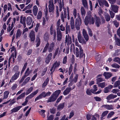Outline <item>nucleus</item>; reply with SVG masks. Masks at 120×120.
<instances>
[{
  "label": "nucleus",
  "instance_id": "55",
  "mask_svg": "<svg viewBox=\"0 0 120 120\" xmlns=\"http://www.w3.org/2000/svg\"><path fill=\"white\" fill-rule=\"evenodd\" d=\"M42 15V13L41 11H39L38 13L37 16V19H41Z\"/></svg>",
  "mask_w": 120,
  "mask_h": 120
},
{
  "label": "nucleus",
  "instance_id": "7",
  "mask_svg": "<svg viewBox=\"0 0 120 120\" xmlns=\"http://www.w3.org/2000/svg\"><path fill=\"white\" fill-rule=\"evenodd\" d=\"M50 34L51 35H53L54 40H56V33L55 30L54 29L53 25L51 26L50 29Z\"/></svg>",
  "mask_w": 120,
  "mask_h": 120
},
{
  "label": "nucleus",
  "instance_id": "6",
  "mask_svg": "<svg viewBox=\"0 0 120 120\" xmlns=\"http://www.w3.org/2000/svg\"><path fill=\"white\" fill-rule=\"evenodd\" d=\"M20 72L18 71L16 72L15 74L11 77L9 82V84L12 83L16 80L19 77Z\"/></svg>",
  "mask_w": 120,
  "mask_h": 120
},
{
  "label": "nucleus",
  "instance_id": "13",
  "mask_svg": "<svg viewBox=\"0 0 120 120\" xmlns=\"http://www.w3.org/2000/svg\"><path fill=\"white\" fill-rule=\"evenodd\" d=\"M35 32L32 30L30 33L29 37L30 38V40L32 42L34 41L35 38Z\"/></svg>",
  "mask_w": 120,
  "mask_h": 120
},
{
  "label": "nucleus",
  "instance_id": "5",
  "mask_svg": "<svg viewBox=\"0 0 120 120\" xmlns=\"http://www.w3.org/2000/svg\"><path fill=\"white\" fill-rule=\"evenodd\" d=\"M67 7H68L67 6L66 8L63 7V11H64V15L63 12H62L60 15L61 19L63 22H64V19L67 18V14L66 11L67 10Z\"/></svg>",
  "mask_w": 120,
  "mask_h": 120
},
{
  "label": "nucleus",
  "instance_id": "56",
  "mask_svg": "<svg viewBox=\"0 0 120 120\" xmlns=\"http://www.w3.org/2000/svg\"><path fill=\"white\" fill-rule=\"evenodd\" d=\"M73 14L75 18L77 16V10L75 8L73 9Z\"/></svg>",
  "mask_w": 120,
  "mask_h": 120
},
{
  "label": "nucleus",
  "instance_id": "53",
  "mask_svg": "<svg viewBox=\"0 0 120 120\" xmlns=\"http://www.w3.org/2000/svg\"><path fill=\"white\" fill-rule=\"evenodd\" d=\"M49 44L48 43H47L46 44V45L45 47L44 48V49L43 51V52L44 53L46 52V51H47V50L48 49V48L49 47Z\"/></svg>",
  "mask_w": 120,
  "mask_h": 120
},
{
  "label": "nucleus",
  "instance_id": "64",
  "mask_svg": "<svg viewBox=\"0 0 120 120\" xmlns=\"http://www.w3.org/2000/svg\"><path fill=\"white\" fill-rule=\"evenodd\" d=\"M53 118L54 116L52 115H51L49 116H47V120H53Z\"/></svg>",
  "mask_w": 120,
  "mask_h": 120
},
{
  "label": "nucleus",
  "instance_id": "8",
  "mask_svg": "<svg viewBox=\"0 0 120 120\" xmlns=\"http://www.w3.org/2000/svg\"><path fill=\"white\" fill-rule=\"evenodd\" d=\"M77 37L79 42L82 44H86V42L81 36L80 32L78 33L77 35Z\"/></svg>",
  "mask_w": 120,
  "mask_h": 120
},
{
  "label": "nucleus",
  "instance_id": "19",
  "mask_svg": "<svg viewBox=\"0 0 120 120\" xmlns=\"http://www.w3.org/2000/svg\"><path fill=\"white\" fill-rule=\"evenodd\" d=\"M55 46V43L54 42H52L50 45L48 47V51L49 52H52L54 49Z\"/></svg>",
  "mask_w": 120,
  "mask_h": 120
},
{
  "label": "nucleus",
  "instance_id": "24",
  "mask_svg": "<svg viewBox=\"0 0 120 120\" xmlns=\"http://www.w3.org/2000/svg\"><path fill=\"white\" fill-rule=\"evenodd\" d=\"M104 76L106 79H108L112 75V74L110 72H105L103 74Z\"/></svg>",
  "mask_w": 120,
  "mask_h": 120
},
{
  "label": "nucleus",
  "instance_id": "42",
  "mask_svg": "<svg viewBox=\"0 0 120 120\" xmlns=\"http://www.w3.org/2000/svg\"><path fill=\"white\" fill-rule=\"evenodd\" d=\"M19 70V66L17 65L15 66L13 68L12 71L14 72H18Z\"/></svg>",
  "mask_w": 120,
  "mask_h": 120
},
{
  "label": "nucleus",
  "instance_id": "29",
  "mask_svg": "<svg viewBox=\"0 0 120 120\" xmlns=\"http://www.w3.org/2000/svg\"><path fill=\"white\" fill-rule=\"evenodd\" d=\"M64 106V103H63L60 104L57 106V110L58 111H60L62 110Z\"/></svg>",
  "mask_w": 120,
  "mask_h": 120
},
{
  "label": "nucleus",
  "instance_id": "51",
  "mask_svg": "<svg viewBox=\"0 0 120 120\" xmlns=\"http://www.w3.org/2000/svg\"><path fill=\"white\" fill-rule=\"evenodd\" d=\"M104 80V79L101 77L98 78L96 79V81H97V84H98L99 82H102Z\"/></svg>",
  "mask_w": 120,
  "mask_h": 120
},
{
  "label": "nucleus",
  "instance_id": "47",
  "mask_svg": "<svg viewBox=\"0 0 120 120\" xmlns=\"http://www.w3.org/2000/svg\"><path fill=\"white\" fill-rule=\"evenodd\" d=\"M69 51V47H66V49H64L63 50V52L65 53L66 54H68Z\"/></svg>",
  "mask_w": 120,
  "mask_h": 120
},
{
  "label": "nucleus",
  "instance_id": "34",
  "mask_svg": "<svg viewBox=\"0 0 120 120\" xmlns=\"http://www.w3.org/2000/svg\"><path fill=\"white\" fill-rule=\"evenodd\" d=\"M82 4L86 8H88V4L87 0H82Z\"/></svg>",
  "mask_w": 120,
  "mask_h": 120
},
{
  "label": "nucleus",
  "instance_id": "21",
  "mask_svg": "<svg viewBox=\"0 0 120 120\" xmlns=\"http://www.w3.org/2000/svg\"><path fill=\"white\" fill-rule=\"evenodd\" d=\"M52 56V54L51 53H49L48 56L45 60V62L46 64H48L49 63L51 59Z\"/></svg>",
  "mask_w": 120,
  "mask_h": 120
},
{
  "label": "nucleus",
  "instance_id": "15",
  "mask_svg": "<svg viewBox=\"0 0 120 120\" xmlns=\"http://www.w3.org/2000/svg\"><path fill=\"white\" fill-rule=\"evenodd\" d=\"M71 43V38L70 36L68 35H66L65 43L66 44L67 43V45H68L70 44Z\"/></svg>",
  "mask_w": 120,
  "mask_h": 120
},
{
  "label": "nucleus",
  "instance_id": "49",
  "mask_svg": "<svg viewBox=\"0 0 120 120\" xmlns=\"http://www.w3.org/2000/svg\"><path fill=\"white\" fill-rule=\"evenodd\" d=\"M30 78L29 77H27L24 80L22 83V85H24L26 84L27 82H28L30 79Z\"/></svg>",
  "mask_w": 120,
  "mask_h": 120
},
{
  "label": "nucleus",
  "instance_id": "25",
  "mask_svg": "<svg viewBox=\"0 0 120 120\" xmlns=\"http://www.w3.org/2000/svg\"><path fill=\"white\" fill-rule=\"evenodd\" d=\"M26 21L27 24L30 25L33 21L32 19L30 17H27Z\"/></svg>",
  "mask_w": 120,
  "mask_h": 120
},
{
  "label": "nucleus",
  "instance_id": "18",
  "mask_svg": "<svg viewBox=\"0 0 120 120\" xmlns=\"http://www.w3.org/2000/svg\"><path fill=\"white\" fill-rule=\"evenodd\" d=\"M112 10L114 12L116 13L118 12L119 7L116 5L111 4V5Z\"/></svg>",
  "mask_w": 120,
  "mask_h": 120
},
{
  "label": "nucleus",
  "instance_id": "37",
  "mask_svg": "<svg viewBox=\"0 0 120 120\" xmlns=\"http://www.w3.org/2000/svg\"><path fill=\"white\" fill-rule=\"evenodd\" d=\"M25 93H23L20 94L19 96H18L17 99V100L21 99L24 97L25 96Z\"/></svg>",
  "mask_w": 120,
  "mask_h": 120
},
{
  "label": "nucleus",
  "instance_id": "32",
  "mask_svg": "<svg viewBox=\"0 0 120 120\" xmlns=\"http://www.w3.org/2000/svg\"><path fill=\"white\" fill-rule=\"evenodd\" d=\"M81 11L82 16H83V17H84L86 14V12L84 8L83 7H81Z\"/></svg>",
  "mask_w": 120,
  "mask_h": 120
},
{
  "label": "nucleus",
  "instance_id": "60",
  "mask_svg": "<svg viewBox=\"0 0 120 120\" xmlns=\"http://www.w3.org/2000/svg\"><path fill=\"white\" fill-rule=\"evenodd\" d=\"M47 67H45L44 68L41 74V75L42 76H43L45 75L47 70Z\"/></svg>",
  "mask_w": 120,
  "mask_h": 120
},
{
  "label": "nucleus",
  "instance_id": "4",
  "mask_svg": "<svg viewBox=\"0 0 120 120\" xmlns=\"http://www.w3.org/2000/svg\"><path fill=\"white\" fill-rule=\"evenodd\" d=\"M57 91H55L54 93L50 96L48 99V102H51L55 101L57 97L56 94H59V93Z\"/></svg>",
  "mask_w": 120,
  "mask_h": 120
},
{
  "label": "nucleus",
  "instance_id": "27",
  "mask_svg": "<svg viewBox=\"0 0 120 120\" xmlns=\"http://www.w3.org/2000/svg\"><path fill=\"white\" fill-rule=\"evenodd\" d=\"M32 71L30 70V68H28L26 69L24 76L26 77L27 76L31 73Z\"/></svg>",
  "mask_w": 120,
  "mask_h": 120
},
{
  "label": "nucleus",
  "instance_id": "50",
  "mask_svg": "<svg viewBox=\"0 0 120 120\" xmlns=\"http://www.w3.org/2000/svg\"><path fill=\"white\" fill-rule=\"evenodd\" d=\"M70 30V26L69 25L68 26L67 23L66 29V34H68V32H69Z\"/></svg>",
  "mask_w": 120,
  "mask_h": 120
},
{
  "label": "nucleus",
  "instance_id": "9",
  "mask_svg": "<svg viewBox=\"0 0 120 120\" xmlns=\"http://www.w3.org/2000/svg\"><path fill=\"white\" fill-rule=\"evenodd\" d=\"M75 86L74 85L72 88L71 87H68L63 92V94L64 95H66L68 94L71 91L74 89L75 87Z\"/></svg>",
  "mask_w": 120,
  "mask_h": 120
},
{
  "label": "nucleus",
  "instance_id": "48",
  "mask_svg": "<svg viewBox=\"0 0 120 120\" xmlns=\"http://www.w3.org/2000/svg\"><path fill=\"white\" fill-rule=\"evenodd\" d=\"M120 85V81L118 80L116 82L114 83L113 86L114 87H116L118 86H119Z\"/></svg>",
  "mask_w": 120,
  "mask_h": 120
},
{
  "label": "nucleus",
  "instance_id": "28",
  "mask_svg": "<svg viewBox=\"0 0 120 120\" xmlns=\"http://www.w3.org/2000/svg\"><path fill=\"white\" fill-rule=\"evenodd\" d=\"M117 96L116 95L111 94L107 97L106 99L108 100H109L116 98Z\"/></svg>",
  "mask_w": 120,
  "mask_h": 120
},
{
  "label": "nucleus",
  "instance_id": "26",
  "mask_svg": "<svg viewBox=\"0 0 120 120\" xmlns=\"http://www.w3.org/2000/svg\"><path fill=\"white\" fill-rule=\"evenodd\" d=\"M38 8L36 6H34L33 7V11L35 16H36L38 11Z\"/></svg>",
  "mask_w": 120,
  "mask_h": 120
},
{
  "label": "nucleus",
  "instance_id": "40",
  "mask_svg": "<svg viewBox=\"0 0 120 120\" xmlns=\"http://www.w3.org/2000/svg\"><path fill=\"white\" fill-rule=\"evenodd\" d=\"M111 66L113 68L117 69L119 68L120 67V66L116 63H114L111 65Z\"/></svg>",
  "mask_w": 120,
  "mask_h": 120
},
{
  "label": "nucleus",
  "instance_id": "22",
  "mask_svg": "<svg viewBox=\"0 0 120 120\" xmlns=\"http://www.w3.org/2000/svg\"><path fill=\"white\" fill-rule=\"evenodd\" d=\"M38 90H36L35 91L32 93L30 95L27 97L26 98V99H27L28 98H31L38 93Z\"/></svg>",
  "mask_w": 120,
  "mask_h": 120
},
{
  "label": "nucleus",
  "instance_id": "17",
  "mask_svg": "<svg viewBox=\"0 0 120 120\" xmlns=\"http://www.w3.org/2000/svg\"><path fill=\"white\" fill-rule=\"evenodd\" d=\"M26 20V18L25 17H23L22 16H21L20 17V23L23 25V26L24 28H25L26 27L25 23Z\"/></svg>",
  "mask_w": 120,
  "mask_h": 120
},
{
  "label": "nucleus",
  "instance_id": "31",
  "mask_svg": "<svg viewBox=\"0 0 120 120\" xmlns=\"http://www.w3.org/2000/svg\"><path fill=\"white\" fill-rule=\"evenodd\" d=\"M22 33V31L20 29H18L16 33V39L19 38L21 36Z\"/></svg>",
  "mask_w": 120,
  "mask_h": 120
},
{
  "label": "nucleus",
  "instance_id": "59",
  "mask_svg": "<svg viewBox=\"0 0 120 120\" xmlns=\"http://www.w3.org/2000/svg\"><path fill=\"white\" fill-rule=\"evenodd\" d=\"M88 33L89 35L90 36L92 37L93 36L92 32L89 28H87Z\"/></svg>",
  "mask_w": 120,
  "mask_h": 120
},
{
  "label": "nucleus",
  "instance_id": "41",
  "mask_svg": "<svg viewBox=\"0 0 120 120\" xmlns=\"http://www.w3.org/2000/svg\"><path fill=\"white\" fill-rule=\"evenodd\" d=\"M33 89V87H31L28 89L27 90L26 94V95H27L30 93L32 91Z\"/></svg>",
  "mask_w": 120,
  "mask_h": 120
},
{
  "label": "nucleus",
  "instance_id": "57",
  "mask_svg": "<svg viewBox=\"0 0 120 120\" xmlns=\"http://www.w3.org/2000/svg\"><path fill=\"white\" fill-rule=\"evenodd\" d=\"M18 85L16 84H13V86L11 87V88L12 90H15L17 87Z\"/></svg>",
  "mask_w": 120,
  "mask_h": 120
},
{
  "label": "nucleus",
  "instance_id": "36",
  "mask_svg": "<svg viewBox=\"0 0 120 120\" xmlns=\"http://www.w3.org/2000/svg\"><path fill=\"white\" fill-rule=\"evenodd\" d=\"M49 81V79L48 78H47L45 81L44 82L42 85V87H45L48 84Z\"/></svg>",
  "mask_w": 120,
  "mask_h": 120
},
{
  "label": "nucleus",
  "instance_id": "14",
  "mask_svg": "<svg viewBox=\"0 0 120 120\" xmlns=\"http://www.w3.org/2000/svg\"><path fill=\"white\" fill-rule=\"evenodd\" d=\"M94 18L96 19L95 24L97 27H99L100 25L101 24L100 18L98 17L96 15H94Z\"/></svg>",
  "mask_w": 120,
  "mask_h": 120
},
{
  "label": "nucleus",
  "instance_id": "43",
  "mask_svg": "<svg viewBox=\"0 0 120 120\" xmlns=\"http://www.w3.org/2000/svg\"><path fill=\"white\" fill-rule=\"evenodd\" d=\"M9 94V92L8 91H5L4 93V96L3 98L5 99L7 98L8 97V95Z\"/></svg>",
  "mask_w": 120,
  "mask_h": 120
},
{
  "label": "nucleus",
  "instance_id": "44",
  "mask_svg": "<svg viewBox=\"0 0 120 120\" xmlns=\"http://www.w3.org/2000/svg\"><path fill=\"white\" fill-rule=\"evenodd\" d=\"M78 77V75L76 74L75 76L74 77L73 79L71 81L72 82H73L75 83H76L77 82Z\"/></svg>",
  "mask_w": 120,
  "mask_h": 120
},
{
  "label": "nucleus",
  "instance_id": "12",
  "mask_svg": "<svg viewBox=\"0 0 120 120\" xmlns=\"http://www.w3.org/2000/svg\"><path fill=\"white\" fill-rule=\"evenodd\" d=\"M49 11L50 12L52 11L54 9V6L52 0H50L49 2Z\"/></svg>",
  "mask_w": 120,
  "mask_h": 120
},
{
  "label": "nucleus",
  "instance_id": "63",
  "mask_svg": "<svg viewBox=\"0 0 120 120\" xmlns=\"http://www.w3.org/2000/svg\"><path fill=\"white\" fill-rule=\"evenodd\" d=\"M109 112V111L107 110L103 112L101 114V116L103 117L105 116H106L108 113Z\"/></svg>",
  "mask_w": 120,
  "mask_h": 120
},
{
  "label": "nucleus",
  "instance_id": "16",
  "mask_svg": "<svg viewBox=\"0 0 120 120\" xmlns=\"http://www.w3.org/2000/svg\"><path fill=\"white\" fill-rule=\"evenodd\" d=\"M101 107L102 108H105L106 109L108 110L113 109V106L112 105H102Z\"/></svg>",
  "mask_w": 120,
  "mask_h": 120
},
{
  "label": "nucleus",
  "instance_id": "20",
  "mask_svg": "<svg viewBox=\"0 0 120 120\" xmlns=\"http://www.w3.org/2000/svg\"><path fill=\"white\" fill-rule=\"evenodd\" d=\"M22 107V106H18L13 108L11 111V113L19 111Z\"/></svg>",
  "mask_w": 120,
  "mask_h": 120
},
{
  "label": "nucleus",
  "instance_id": "58",
  "mask_svg": "<svg viewBox=\"0 0 120 120\" xmlns=\"http://www.w3.org/2000/svg\"><path fill=\"white\" fill-rule=\"evenodd\" d=\"M114 114V112L113 111H112L110 112L108 114L107 118H110Z\"/></svg>",
  "mask_w": 120,
  "mask_h": 120
},
{
  "label": "nucleus",
  "instance_id": "10",
  "mask_svg": "<svg viewBox=\"0 0 120 120\" xmlns=\"http://www.w3.org/2000/svg\"><path fill=\"white\" fill-rule=\"evenodd\" d=\"M57 40L59 41H61L62 38V35L61 31L60 30L57 29Z\"/></svg>",
  "mask_w": 120,
  "mask_h": 120
},
{
  "label": "nucleus",
  "instance_id": "30",
  "mask_svg": "<svg viewBox=\"0 0 120 120\" xmlns=\"http://www.w3.org/2000/svg\"><path fill=\"white\" fill-rule=\"evenodd\" d=\"M60 62L56 61L53 64L52 66L54 68V69H56L60 65Z\"/></svg>",
  "mask_w": 120,
  "mask_h": 120
},
{
  "label": "nucleus",
  "instance_id": "1",
  "mask_svg": "<svg viewBox=\"0 0 120 120\" xmlns=\"http://www.w3.org/2000/svg\"><path fill=\"white\" fill-rule=\"evenodd\" d=\"M75 45L77 46L78 47L76 48L74 52H75L76 53V57H79H79L81 58L83 56V50L81 46L79 44V43L77 38L75 39Z\"/></svg>",
  "mask_w": 120,
  "mask_h": 120
},
{
  "label": "nucleus",
  "instance_id": "46",
  "mask_svg": "<svg viewBox=\"0 0 120 120\" xmlns=\"http://www.w3.org/2000/svg\"><path fill=\"white\" fill-rule=\"evenodd\" d=\"M105 18L107 21H110V17L109 15L107 14L105 15Z\"/></svg>",
  "mask_w": 120,
  "mask_h": 120
},
{
  "label": "nucleus",
  "instance_id": "3",
  "mask_svg": "<svg viewBox=\"0 0 120 120\" xmlns=\"http://www.w3.org/2000/svg\"><path fill=\"white\" fill-rule=\"evenodd\" d=\"M78 18L76 19L75 22V28L77 30L80 29V26L81 25L82 22L81 19L79 16H78Z\"/></svg>",
  "mask_w": 120,
  "mask_h": 120
},
{
  "label": "nucleus",
  "instance_id": "54",
  "mask_svg": "<svg viewBox=\"0 0 120 120\" xmlns=\"http://www.w3.org/2000/svg\"><path fill=\"white\" fill-rule=\"evenodd\" d=\"M37 43L36 44V47H38L39 46L40 43V39L39 37H37L36 38Z\"/></svg>",
  "mask_w": 120,
  "mask_h": 120
},
{
  "label": "nucleus",
  "instance_id": "62",
  "mask_svg": "<svg viewBox=\"0 0 120 120\" xmlns=\"http://www.w3.org/2000/svg\"><path fill=\"white\" fill-rule=\"evenodd\" d=\"M109 11L111 18H113L115 16V13L111 11L110 10H109Z\"/></svg>",
  "mask_w": 120,
  "mask_h": 120
},
{
  "label": "nucleus",
  "instance_id": "11",
  "mask_svg": "<svg viewBox=\"0 0 120 120\" xmlns=\"http://www.w3.org/2000/svg\"><path fill=\"white\" fill-rule=\"evenodd\" d=\"M98 3L100 5L101 7H103L104 5L107 7H109L108 3L105 0H100L98 1Z\"/></svg>",
  "mask_w": 120,
  "mask_h": 120
},
{
  "label": "nucleus",
  "instance_id": "61",
  "mask_svg": "<svg viewBox=\"0 0 120 120\" xmlns=\"http://www.w3.org/2000/svg\"><path fill=\"white\" fill-rule=\"evenodd\" d=\"M112 22L116 27H118L119 26V23L117 21L115 20L113 21Z\"/></svg>",
  "mask_w": 120,
  "mask_h": 120
},
{
  "label": "nucleus",
  "instance_id": "38",
  "mask_svg": "<svg viewBox=\"0 0 120 120\" xmlns=\"http://www.w3.org/2000/svg\"><path fill=\"white\" fill-rule=\"evenodd\" d=\"M93 89H91V91L92 93H94L98 90L97 86L96 85H94L93 86Z\"/></svg>",
  "mask_w": 120,
  "mask_h": 120
},
{
  "label": "nucleus",
  "instance_id": "33",
  "mask_svg": "<svg viewBox=\"0 0 120 120\" xmlns=\"http://www.w3.org/2000/svg\"><path fill=\"white\" fill-rule=\"evenodd\" d=\"M46 111L45 110L42 109L40 111H39V113L42 116L43 118H44L45 116V115L44 113Z\"/></svg>",
  "mask_w": 120,
  "mask_h": 120
},
{
  "label": "nucleus",
  "instance_id": "35",
  "mask_svg": "<svg viewBox=\"0 0 120 120\" xmlns=\"http://www.w3.org/2000/svg\"><path fill=\"white\" fill-rule=\"evenodd\" d=\"M49 35L48 33L46 32L44 35V39L45 41H47L49 39Z\"/></svg>",
  "mask_w": 120,
  "mask_h": 120
},
{
  "label": "nucleus",
  "instance_id": "45",
  "mask_svg": "<svg viewBox=\"0 0 120 120\" xmlns=\"http://www.w3.org/2000/svg\"><path fill=\"white\" fill-rule=\"evenodd\" d=\"M113 61L118 63L120 64V58L118 57L115 58L113 60Z\"/></svg>",
  "mask_w": 120,
  "mask_h": 120
},
{
  "label": "nucleus",
  "instance_id": "2",
  "mask_svg": "<svg viewBox=\"0 0 120 120\" xmlns=\"http://www.w3.org/2000/svg\"><path fill=\"white\" fill-rule=\"evenodd\" d=\"M84 22L85 25L87 26L89 24L90 25L93 24L94 22V18L90 14H88L86 16Z\"/></svg>",
  "mask_w": 120,
  "mask_h": 120
},
{
  "label": "nucleus",
  "instance_id": "23",
  "mask_svg": "<svg viewBox=\"0 0 120 120\" xmlns=\"http://www.w3.org/2000/svg\"><path fill=\"white\" fill-rule=\"evenodd\" d=\"M70 26L72 29H73L75 28V25L74 23V20L73 17L71 18Z\"/></svg>",
  "mask_w": 120,
  "mask_h": 120
},
{
  "label": "nucleus",
  "instance_id": "39",
  "mask_svg": "<svg viewBox=\"0 0 120 120\" xmlns=\"http://www.w3.org/2000/svg\"><path fill=\"white\" fill-rule=\"evenodd\" d=\"M115 38L116 45L118 46H120V39L116 38L115 35Z\"/></svg>",
  "mask_w": 120,
  "mask_h": 120
},
{
  "label": "nucleus",
  "instance_id": "52",
  "mask_svg": "<svg viewBox=\"0 0 120 120\" xmlns=\"http://www.w3.org/2000/svg\"><path fill=\"white\" fill-rule=\"evenodd\" d=\"M98 84V85L101 88H104L105 86V83L104 82L99 83Z\"/></svg>",
  "mask_w": 120,
  "mask_h": 120
}]
</instances>
